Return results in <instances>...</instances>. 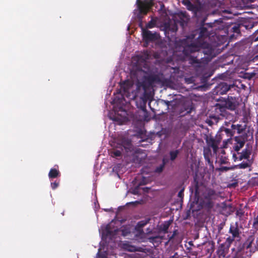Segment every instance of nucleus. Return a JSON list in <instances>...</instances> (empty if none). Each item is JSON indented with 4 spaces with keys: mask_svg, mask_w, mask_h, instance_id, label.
I'll return each mask as SVG.
<instances>
[{
    "mask_svg": "<svg viewBox=\"0 0 258 258\" xmlns=\"http://www.w3.org/2000/svg\"><path fill=\"white\" fill-rule=\"evenodd\" d=\"M233 241L230 238H227L225 242L222 243L219 246V251L221 252V254H225L227 253Z\"/></svg>",
    "mask_w": 258,
    "mask_h": 258,
    "instance_id": "dca6fc26",
    "label": "nucleus"
},
{
    "mask_svg": "<svg viewBox=\"0 0 258 258\" xmlns=\"http://www.w3.org/2000/svg\"><path fill=\"white\" fill-rule=\"evenodd\" d=\"M252 61L256 64H258V55H256L252 58Z\"/></svg>",
    "mask_w": 258,
    "mask_h": 258,
    "instance_id": "ea45409f",
    "label": "nucleus"
},
{
    "mask_svg": "<svg viewBox=\"0 0 258 258\" xmlns=\"http://www.w3.org/2000/svg\"><path fill=\"white\" fill-rule=\"evenodd\" d=\"M233 90L238 93V87L234 84L228 85L227 83L222 82L219 84L215 88V92L217 94H225L228 91Z\"/></svg>",
    "mask_w": 258,
    "mask_h": 258,
    "instance_id": "423d86ee",
    "label": "nucleus"
},
{
    "mask_svg": "<svg viewBox=\"0 0 258 258\" xmlns=\"http://www.w3.org/2000/svg\"><path fill=\"white\" fill-rule=\"evenodd\" d=\"M151 219L150 218H145L143 220H141L138 222L137 226L139 229L142 228L146 225L149 223Z\"/></svg>",
    "mask_w": 258,
    "mask_h": 258,
    "instance_id": "a878e982",
    "label": "nucleus"
},
{
    "mask_svg": "<svg viewBox=\"0 0 258 258\" xmlns=\"http://www.w3.org/2000/svg\"><path fill=\"white\" fill-rule=\"evenodd\" d=\"M258 225V215L254 218L253 222V227H255Z\"/></svg>",
    "mask_w": 258,
    "mask_h": 258,
    "instance_id": "c9c22d12",
    "label": "nucleus"
},
{
    "mask_svg": "<svg viewBox=\"0 0 258 258\" xmlns=\"http://www.w3.org/2000/svg\"><path fill=\"white\" fill-rule=\"evenodd\" d=\"M133 84L134 83L133 81L126 80L120 85L121 90L122 91V96H125L127 98L130 97V92L131 91Z\"/></svg>",
    "mask_w": 258,
    "mask_h": 258,
    "instance_id": "4468645a",
    "label": "nucleus"
},
{
    "mask_svg": "<svg viewBox=\"0 0 258 258\" xmlns=\"http://www.w3.org/2000/svg\"><path fill=\"white\" fill-rule=\"evenodd\" d=\"M166 163V160L165 159H163L162 160V163L156 168V169H155V171L157 173H161V172H162Z\"/></svg>",
    "mask_w": 258,
    "mask_h": 258,
    "instance_id": "bb28decb",
    "label": "nucleus"
},
{
    "mask_svg": "<svg viewBox=\"0 0 258 258\" xmlns=\"http://www.w3.org/2000/svg\"><path fill=\"white\" fill-rule=\"evenodd\" d=\"M134 75L137 78L136 86L138 90L142 88L146 92L154 83L161 82L160 75L152 73L150 70H148V72L142 70H137Z\"/></svg>",
    "mask_w": 258,
    "mask_h": 258,
    "instance_id": "7ed1b4c3",
    "label": "nucleus"
},
{
    "mask_svg": "<svg viewBox=\"0 0 258 258\" xmlns=\"http://www.w3.org/2000/svg\"><path fill=\"white\" fill-rule=\"evenodd\" d=\"M240 99L238 97L228 96L225 100V103L228 109L234 111L239 106Z\"/></svg>",
    "mask_w": 258,
    "mask_h": 258,
    "instance_id": "1a4fd4ad",
    "label": "nucleus"
},
{
    "mask_svg": "<svg viewBox=\"0 0 258 258\" xmlns=\"http://www.w3.org/2000/svg\"><path fill=\"white\" fill-rule=\"evenodd\" d=\"M178 231L177 230H175L173 231V233L171 235H168V241H171L172 239H173L175 236L177 234Z\"/></svg>",
    "mask_w": 258,
    "mask_h": 258,
    "instance_id": "72a5a7b5",
    "label": "nucleus"
},
{
    "mask_svg": "<svg viewBox=\"0 0 258 258\" xmlns=\"http://www.w3.org/2000/svg\"><path fill=\"white\" fill-rule=\"evenodd\" d=\"M205 140L207 147L212 148L214 153H217L219 149V145L221 142L222 137L221 135H216L214 138L212 136H207Z\"/></svg>",
    "mask_w": 258,
    "mask_h": 258,
    "instance_id": "39448f33",
    "label": "nucleus"
},
{
    "mask_svg": "<svg viewBox=\"0 0 258 258\" xmlns=\"http://www.w3.org/2000/svg\"><path fill=\"white\" fill-rule=\"evenodd\" d=\"M194 109V107L192 103H184L180 111V114H182V115L189 114Z\"/></svg>",
    "mask_w": 258,
    "mask_h": 258,
    "instance_id": "f3484780",
    "label": "nucleus"
},
{
    "mask_svg": "<svg viewBox=\"0 0 258 258\" xmlns=\"http://www.w3.org/2000/svg\"><path fill=\"white\" fill-rule=\"evenodd\" d=\"M59 184V181H55L51 183V187L52 189H55Z\"/></svg>",
    "mask_w": 258,
    "mask_h": 258,
    "instance_id": "473e14b6",
    "label": "nucleus"
},
{
    "mask_svg": "<svg viewBox=\"0 0 258 258\" xmlns=\"http://www.w3.org/2000/svg\"><path fill=\"white\" fill-rule=\"evenodd\" d=\"M139 12L141 14L146 15L154 6L153 0H144L143 1L137 0Z\"/></svg>",
    "mask_w": 258,
    "mask_h": 258,
    "instance_id": "0eeeda50",
    "label": "nucleus"
},
{
    "mask_svg": "<svg viewBox=\"0 0 258 258\" xmlns=\"http://www.w3.org/2000/svg\"><path fill=\"white\" fill-rule=\"evenodd\" d=\"M232 31L234 33H240V28H239V26L238 25H234L232 28Z\"/></svg>",
    "mask_w": 258,
    "mask_h": 258,
    "instance_id": "2f4dec72",
    "label": "nucleus"
},
{
    "mask_svg": "<svg viewBox=\"0 0 258 258\" xmlns=\"http://www.w3.org/2000/svg\"><path fill=\"white\" fill-rule=\"evenodd\" d=\"M231 127L234 131L236 130L237 133L239 134L242 133L244 130V128H243L241 124H232Z\"/></svg>",
    "mask_w": 258,
    "mask_h": 258,
    "instance_id": "cd10ccee",
    "label": "nucleus"
},
{
    "mask_svg": "<svg viewBox=\"0 0 258 258\" xmlns=\"http://www.w3.org/2000/svg\"><path fill=\"white\" fill-rule=\"evenodd\" d=\"M121 150H116L110 152V154L113 157H120L121 155Z\"/></svg>",
    "mask_w": 258,
    "mask_h": 258,
    "instance_id": "c756f323",
    "label": "nucleus"
},
{
    "mask_svg": "<svg viewBox=\"0 0 258 258\" xmlns=\"http://www.w3.org/2000/svg\"><path fill=\"white\" fill-rule=\"evenodd\" d=\"M229 169V168L227 167H222L221 168V170H225V171H227Z\"/></svg>",
    "mask_w": 258,
    "mask_h": 258,
    "instance_id": "79ce46f5",
    "label": "nucleus"
},
{
    "mask_svg": "<svg viewBox=\"0 0 258 258\" xmlns=\"http://www.w3.org/2000/svg\"><path fill=\"white\" fill-rule=\"evenodd\" d=\"M184 189H181L178 193V197L181 199L183 198L184 194H183Z\"/></svg>",
    "mask_w": 258,
    "mask_h": 258,
    "instance_id": "4c0bfd02",
    "label": "nucleus"
},
{
    "mask_svg": "<svg viewBox=\"0 0 258 258\" xmlns=\"http://www.w3.org/2000/svg\"><path fill=\"white\" fill-rule=\"evenodd\" d=\"M142 35L143 39L146 43L155 41L158 39L159 36L158 33H153L143 28H142Z\"/></svg>",
    "mask_w": 258,
    "mask_h": 258,
    "instance_id": "9d476101",
    "label": "nucleus"
},
{
    "mask_svg": "<svg viewBox=\"0 0 258 258\" xmlns=\"http://www.w3.org/2000/svg\"><path fill=\"white\" fill-rule=\"evenodd\" d=\"M156 21L153 19L150 21L146 25V28L151 29L155 27Z\"/></svg>",
    "mask_w": 258,
    "mask_h": 258,
    "instance_id": "c85d7f7f",
    "label": "nucleus"
},
{
    "mask_svg": "<svg viewBox=\"0 0 258 258\" xmlns=\"http://www.w3.org/2000/svg\"><path fill=\"white\" fill-rule=\"evenodd\" d=\"M193 187L196 197H201L202 206L208 210L211 209L214 206L213 200L218 197L216 191L199 182L196 178L194 179Z\"/></svg>",
    "mask_w": 258,
    "mask_h": 258,
    "instance_id": "f03ea898",
    "label": "nucleus"
},
{
    "mask_svg": "<svg viewBox=\"0 0 258 258\" xmlns=\"http://www.w3.org/2000/svg\"><path fill=\"white\" fill-rule=\"evenodd\" d=\"M103 258H106V257H103Z\"/></svg>",
    "mask_w": 258,
    "mask_h": 258,
    "instance_id": "8fccbe9b",
    "label": "nucleus"
},
{
    "mask_svg": "<svg viewBox=\"0 0 258 258\" xmlns=\"http://www.w3.org/2000/svg\"><path fill=\"white\" fill-rule=\"evenodd\" d=\"M207 31V28L202 27L199 39L195 40L194 36L192 35L180 39L176 44L177 48L182 51L185 56H190L189 59L192 63H198L199 59L197 56H191V54L199 52L201 49H203V53L205 54L211 55L213 53V50L210 44L204 40V33Z\"/></svg>",
    "mask_w": 258,
    "mask_h": 258,
    "instance_id": "f257e3e1",
    "label": "nucleus"
},
{
    "mask_svg": "<svg viewBox=\"0 0 258 258\" xmlns=\"http://www.w3.org/2000/svg\"><path fill=\"white\" fill-rule=\"evenodd\" d=\"M254 76V74H253L252 75H251L250 77H248V78L249 79H251L252 77Z\"/></svg>",
    "mask_w": 258,
    "mask_h": 258,
    "instance_id": "c03bdc74",
    "label": "nucleus"
},
{
    "mask_svg": "<svg viewBox=\"0 0 258 258\" xmlns=\"http://www.w3.org/2000/svg\"><path fill=\"white\" fill-rule=\"evenodd\" d=\"M229 233L231 234V236H229L227 238H230L233 242L236 238H240L241 232L239 229L237 222H236L234 224L230 225Z\"/></svg>",
    "mask_w": 258,
    "mask_h": 258,
    "instance_id": "f8f14e48",
    "label": "nucleus"
},
{
    "mask_svg": "<svg viewBox=\"0 0 258 258\" xmlns=\"http://www.w3.org/2000/svg\"><path fill=\"white\" fill-rule=\"evenodd\" d=\"M250 2L252 3L254 1V0H249Z\"/></svg>",
    "mask_w": 258,
    "mask_h": 258,
    "instance_id": "de8ad7c7",
    "label": "nucleus"
},
{
    "mask_svg": "<svg viewBox=\"0 0 258 258\" xmlns=\"http://www.w3.org/2000/svg\"><path fill=\"white\" fill-rule=\"evenodd\" d=\"M139 186L136 187L132 191V193L134 194V195H138L139 194Z\"/></svg>",
    "mask_w": 258,
    "mask_h": 258,
    "instance_id": "58836bf2",
    "label": "nucleus"
},
{
    "mask_svg": "<svg viewBox=\"0 0 258 258\" xmlns=\"http://www.w3.org/2000/svg\"><path fill=\"white\" fill-rule=\"evenodd\" d=\"M215 111L218 114L217 115H212L211 118L215 119H221V117H225L227 112L226 109H227L226 104L221 105L219 103H217L215 106Z\"/></svg>",
    "mask_w": 258,
    "mask_h": 258,
    "instance_id": "9b49d317",
    "label": "nucleus"
},
{
    "mask_svg": "<svg viewBox=\"0 0 258 258\" xmlns=\"http://www.w3.org/2000/svg\"><path fill=\"white\" fill-rule=\"evenodd\" d=\"M180 151L179 150H173L170 151L169 153L170 160L172 161L175 160L177 157Z\"/></svg>",
    "mask_w": 258,
    "mask_h": 258,
    "instance_id": "b1692460",
    "label": "nucleus"
},
{
    "mask_svg": "<svg viewBox=\"0 0 258 258\" xmlns=\"http://www.w3.org/2000/svg\"><path fill=\"white\" fill-rule=\"evenodd\" d=\"M60 176V173L57 168H53L50 169L48 173V177L49 178H55Z\"/></svg>",
    "mask_w": 258,
    "mask_h": 258,
    "instance_id": "412c9836",
    "label": "nucleus"
},
{
    "mask_svg": "<svg viewBox=\"0 0 258 258\" xmlns=\"http://www.w3.org/2000/svg\"><path fill=\"white\" fill-rule=\"evenodd\" d=\"M116 143L118 145L117 148L123 150V148L125 150H129L131 148V141L127 138L124 137H118L116 139Z\"/></svg>",
    "mask_w": 258,
    "mask_h": 258,
    "instance_id": "ddd939ff",
    "label": "nucleus"
},
{
    "mask_svg": "<svg viewBox=\"0 0 258 258\" xmlns=\"http://www.w3.org/2000/svg\"><path fill=\"white\" fill-rule=\"evenodd\" d=\"M171 223V220L164 221L159 227V233L162 232L164 234L167 233L168 232V230Z\"/></svg>",
    "mask_w": 258,
    "mask_h": 258,
    "instance_id": "a211bd4d",
    "label": "nucleus"
},
{
    "mask_svg": "<svg viewBox=\"0 0 258 258\" xmlns=\"http://www.w3.org/2000/svg\"><path fill=\"white\" fill-rule=\"evenodd\" d=\"M254 240V237L253 235H249L247 239L246 240L245 244L246 245L245 247L246 249H249L251 247L252 244Z\"/></svg>",
    "mask_w": 258,
    "mask_h": 258,
    "instance_id": "5701e85b",
    "label": "nucleus"
},
{
    "mask_svg": "<svg viewBox=\"0 0 258 258\" xmlns=\"http://www.w3.org/2000/svg\"><path fill=\"white\" fill-rule=\"evenodd\" d=\"M162 101L167 106L168 108H169L171 105V101L162 100Z\"/></svg>",
    "mask_w": 258,
    "mask_h": 258,
    "instance_id": "e433bc0d",
    "label": "nucleus"
},
{
    "mask_svg": "<svg viewBox=\"0 0 258 258\" xmlns=\"http://www.w3.org/2000/svg\"><path fill=\"white\" fill-rule=\"evenodd\" d=\"M164 7V5L162 4L161 5V8Z\"/></svg>",
    "mask_w": 258,
    "mask_h": 258,
    "instance_id": "09e8293b",
    "label": "nucleus"
},
{
    "mask_svg": "<svg viewBox=\"0 0 258 258\" xmlns=\"http://www.w3.org/2000/svg\"><path fill=\"white\" fill-rule=\"evenodd\" d=\"M114 221L112 220L109 224H108L105 229L106 234L107 236H114L118 234L119 232H121V234L123 236H126L130 234L131 229L128 226H123L121 227L120 229L118 228L112 229L113 223Z\"/></svg>",
    "mask_w": 258,
    "mask_h": 258,
    "instance_id": "20e7f679",
    "label": "nucleus"
},
{
    "mask_svg": "<svg viewBox=\"0 0 258 258\" xmlns=\"http://www.w3.org/2000/svg\"><path fill=\"white\" fill-rule=\"evenodd\" d=\"M238 157H236V155L235 154H233V157L237 159L239 161H241L243 159L249 160L250 158V156L251 154V148L248 146L247 145V147L242 150L241 152H237Z\"/></svg>",
    "mask_w": 258,
    "mask_h": 258,
    "instance_id": "2eb2a0df",
    "label": "nucleus"
},
{
    "mask_svg": "<svg viewBox=\"0 0 258 258\" xmlns=\"http://www.w3.org/2000/svg\"><path fill=\"white\" fill-rule=\"evenodd\" d=\"M252 39L254 41H258V31L253 34Z\"/></svg>",
    "mask_w": 258,
    "mask_h": 258,
    "instance_id": "f704fd0d",
    "label": "nucleus"
},
{
    "mask_svg": "<svg viewBox=\"0 0 258 258\" xmlns=\"http://www.w3.org/2000/svg\"><path fill=\"white\" fill-rule=\"evenodd\" d=\"M235 131L231 128V129L224 128L221 131V137L223 136L224 134L227 136V137L231 138L234 134Z\"/></svg>",
    "mask_w": 258,
    "mask_h": 258,
    "instance_id": "4be33fe9",
    "label": "nucleus"
},
{
    "mask_svg": "<svg viewBox=\"0 0 258 258\" xmlns=\"http://www.w3.org/2000/svg\"><path fill=\"white\" fill-rule=\"evenodd\" d=\"M179 101L177 100L171 101V105L170 107H171L172 109L175 110L179 104Z\"/></svg>",
    "mask_w": 258,
    "mask_h": 258,
    "instance_id": "7c9ffc66",
    "label": "nucleus"
},
{
    "mask_svg": "<svg viewBox=\"0 0 258 258\" xmlns=\"http://www.w3.org/2000/svg\"><path fill=\"white\" fill-rule=\"evenodd\" d=\"M204 156L205 160L210 165H213V162L211 161L210 158L212 156V152L211 149L208 147L204 148Z\"/></svg>",
    "mask_w": 258,
    "mask_h": 258,
    "instance_id": "6ab92c4d",
    "label": "nucleus"
},
{
    "mask_svg": "<svg viewBox=\"0 0 258 258\" xmlns=\"http://www.w3.org/2000/svg\"><path fill=\"white\" fill-rule=\"evenodd\" d=\"M112 120H114V121H117L118 120V117H114V118H112Z\"/></svg>",
    "mask_w": 258,
    "mask_h": 258,
    "instance_id": "37998d69",
    "label": "nucleus"
},
{
    "mask_svg": "<svg viewBox=\"0 0 258 258\" xmlns=\"http://www.w3.org/2000/svg\"><path fill=\"white\" fill-rule=\"evenodd\" d=\"M248 140V135L244 133L242 135L236 136L234 138L235 142L233 146V149L236 152H238L244 146L245 142Z\"/></svg>",
    "mask_w": 258,
    "mask_h": 258,
    "instance_id": "6e6552de",
    "label": "nucleus"
},
{
    "mask_svg": "<svg viewBox=\"0 0 258 258\" xmlns=\"http://www.w3.org/2000/svg\"><path fill=\"white\" fill-rule=\"evenodd\" d=\"M188 244L190 245H193V243H192V241H190L188 242Z\"/></svg>",
    "mask_w": 258,
    "mask_h": 258,
    "instance_id": "49530a36",
    "label": "nucleus"
},
{
    "mask_svg": "<svg viewBox=\"0 0 258 258\" xmlns=\"http://www.w3.org/2000/svg\"><path fill=\"white\" fill-rule=\"evenodd\" d=\"M164 238V236H161V235H155L152 236H149L148 237L147 239L148 241L152 243L153 244H157V245H158L159 244L161 243L162 242V239Z\"/></svg>",
    "mask_w": 258,
    "mask_h": 258,
    "instance_id": "aec40b11",
    "label": "nucleus"
},
{
    "mask_svg": "<svg viewBox=\"0 0 258 258\" xmlns=\"http://www.w3.org/2000/svg\"><path fill=\"white\" fill-rule=\"evenodd\" d=\"M251 165V162L248 160L246 162H242V163L236 165V167L239 169H245L250 167Z\"/></svg>",
    "mask_w": 258,
    "mask_h": 258,
    "instance_id": "393cba45",
    "label": "nucleus"
},
{
    "mask_svg": "<svg viewBox=\"0 0 258 258\" xmlns=\"http://www.w3.org/2000/svg\"><path fill=\"white\" fill-rule=\"evenodd\" d=\"M256 123L258 125V114H257V116H256Z\"/></svg>",
    "mask_w": 258,
    "mask_h": 258,
    "instance_id": "a18cd8bd",
    "label": "nucleus"
},
{
    "mask_svg": "<svg viewBox=\"0 0 258 258\" xmlns=\"http://www.w3.org/2000/svg\"><path fill=\"white\" fill-rule=\"evenodd\" d=\"M146 231H147V234H153V233L152 230L150 229L149 228L147 229Z\"/></svg>",
    "mask_w": 258,
    "mask_h": 258,
    "instance_id": "a19ab883",
    "label": "nucleus"
}]
</instances>
